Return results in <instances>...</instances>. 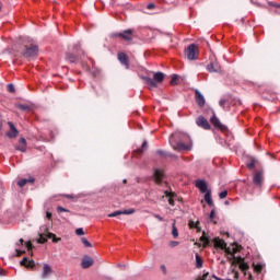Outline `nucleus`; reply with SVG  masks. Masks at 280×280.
<instances>
[{
	"label": "nucleus",
	"instance_id": "obj_27",
	"mask_svg": "<svg viewBox=\"0 0 280 280\" xmlns=\"http://www.w3.org/2000/svg\"><path fill=\"white\" fill-rule=\"evenodd\" d=\"M229 102L226 101V98H221L219 102V105L221 106V108H223L224 110H229V107H226V104Z\"/></svg>",
	"mask_w": 280,
	"mask_h": 280
},
{
	"label": "nucleus",
	"instance_id": "obj_12",
	"mask_svg": "<svg viewBox=\"0 0 280 280\" xmlns=\"http://www.w3.org/2000/svg\"><path fill=\"white\" fill-rule=\"evenodd\" d=\"M51 272H54V270L51 269V266H49L48 264H44L43 271H42V279H47L49 275H51Z\"/></svg>",
	"mask_w": 280,
	"mask_h": 280
},
{
	"label": "nucleus",
	"instance_id": "obj_32",
	"mask_svg": "<svg viewBox=\"0 0 280 280\" xmlns=\"http://www.w3.org/2000/svg\"><path fill=\"white\" fill-rule=\"evenodd\" d=\"M248 268H249V266L246 262L242 261L240 264V269L242 270V272H246V270H248Z\"/></svg>",
	"mask_w": 280,
	"mask_h": 280
},
{
	"label": "nucleus",
	"instance_id": "obj_11",
	"mask_svg": "<svg viewBox=\"0 0 280 280\" xmlns=\"http://www.w3.org/2000/svg\"><path fill=\"white\" fill-rule=\"evenodd\" d=\"M135 213V209H129L125 211H115L108 214V218H117V215H132Z\"/></svg>",
	"mask_w": 280,
	"mask_h": 280
},
{
	"label": "nucleus",
	"instance_id": "obj_1",
	"mask_svg": "<svg viewBox=\"0 0 280 280\" xmlns=\"http://www.w3.org/2000/svg\"><path fill=\"white\" fill-rule=\"evenodd\" d=\"M170 143L176 152L191 150V138H189L187 133H183L180 131H176L171 136Z\"/></svg>",
	"mask_w": 280,
	"mask_h": 280
},
{
	"label": "nucleus",
	"instance_id": "obj_25",
	"mask_svg": "<svg viewBox=\"0 0 280 280\" xmlns=\"http://www.w3.org/2000/svg\"><path fill=\"white\" fill-rule=\"evenodd\" d=\"M166 194V198H168V205H171V207H174V192H167Z\"/></svg>",
	"mask_w": 280,
	"mask_h": 280
},
{
	"label": "nucleus",
	"instance_id": "obj_44",
	"mask_svg": "<svg viewBox=\"0 0 280 280\" xmlns=\"http://www.w3.org/2000/svg\"><path fill=\"white\" fill-rule=\"evenodd\" d=\"M154 218H156V220H159L160 222H163V217H161V214H153Z\"/></svg>",
	"mask_w": 280,
	"mask_h": 280
},
{
	"label": "nucleus",
	"instance_id": "obj_51",
	"mask_svg": "<svg viewBox=\"0 0 280 280\" xmlns=\"http://www.w3.org/2000/svg\"><path fill=\"white\" fill-rule=\"evenodd\" d=\"M48 220H51V212H47Z\"/></svg>",
	"mask_w": 280,
	"mask_h": 280
},
{
	"label": "nucleus",
	"instance_id": "obj_34",
	"mask_svg": "<svg viewBox=\"0 0 280 280\" xmlns=\"http://www.w3.org/2000/svg\"><path fill=\"white\" fill-rule=\"evenodd\" d=\"M226 196H229V191L223 190L219 194V198H221V200H224V198H226Z\"/></svg>",
	"mask_w": 280,
	"mask_h": 280
},
{
	"label": "nucleus",
	"instance_id": "obj_3",
	"mask_svg": "<svg viewBox=\"0 0 280 280\" xmlns=\"http://www.w3.org/2000/svg\"><path fill=\"white\" fill-rule=\"evenodd\" d=\"M185 56L188 60H196L198 58V46H196V44H190L185 49Z\"/></svg>",
	"mask_w": 280,
	"mask_h": 280
},
{
	"label": "nucleus",
	"instance_id": "obj_45",
	"mask_svg": "<svg viewBox=\"0 0 280 280\" xmlns=\"http://www.w3.org/2000/svg\"><path fill=\"white\" fill-rule=\"evenodd\" d=\"M145 145H148V142H143L142 143V148L138 150V152L141 154V152H143V148H145Z\"/></svg>",
	"mask_w": 280,
	"mask_h": 280
},
{
	"label": "nucleus",
	"instance_id": "obj_52",
	"mask_svg": "<svg viewBox=\"0 0 280 280\" xmlns=\"http://www.w3.org/2000/svg\"><path fill=\"white\" fill-rule=\"evenodd\" d=\"M66 198H73V196H71V195H66Z\"/></svg>",
	"mask_w": 280,
	"mask_h": 280
},
{
	"label": "nucleus",
	"instance_id": "obj_10",
	"mask_svg": "<svg viewBox=\"0 0 280 280\" xmlns=\"http://www.w3.org/2000/svg\"><path fill=\"white\" fill-rule=\"evenodd\" d=\"M211 124L214 126V128H218V130H226V126L222 125V122H220V119H218V117H215V115H213L210 118Z\"/></svg>",
	"mask_w": 280,
	"mask_h": 280
},
{
	"label": "nucleus",
	"instance_id": "obj_7",
	"mask_svg": "<svg viewBox=\"0 0 280 280\" xmlns=\"http://www.w3.org/2000/svg\"><path fill=\"white\" fill-rule=\"evenodd\" d=\"M253 183L256 187H262L264 185V173L257 172L254 175Z\"/></svg>",
	"mask_w": 280,
	"mask_h": 280
},
{
	"label": "nucleus",
	"instance_id": "obj_39",
	"mask_svg": "<svg viewBox=\"0 0 280 280\" xmlns=\"http://www.w3.org/2000/svg\"><path fill=\"white\" fill-rule=\"evenodd\" d=\"M209 218H210L211 222H213V220H215V210H211Z\"/></svg>",
	"mask_w": 280,
	"mask_h": 280
},
{
	"label": "nucleus",
	"instance_id": "obj_18",
	"mask_svg": "<svg viewBox=\"0 0 280 280\" xmlns=\"http://www.w3.org/2000/svg\"><path fill=\"white\" fill-rule=\"evenodd\" d=\"M81 266L82 268H91V266H93V258L91 257L83 258Z\"/></svg>",
	"mask_w": 280,
	"mask_h": 280
},
{
	"label": "nucleus",
	"instance_id": "obj_9",
	"mask_svg": "<svg viewBox=\"0 0 280 280\" xmlns=\"http://www.w3.org/2000/svg\"><path fill=\"white\" fill-rule=\"evenodd\" d=\"M163 177H164L163 171L155 168L153 173L154 183L156 185H161L163 183Z\"/></svg>",
	"mask_w": 280,
	"mask_h": 280
},
{
	"label": "nucleus",
	"instance_id": "obj_50",
	"mask_svg": "<svg viewBox=\"0 0 280 280\" xmlns=\"http://www.w3.org/2000/svg\"><path fill=\"white\" fill-rule=\"evenodd\" d=\"M23 243H24L23 238H20L18 246H23Z\"/></svg>",
	"mask_w": 280,
	"mask_h": 280
},
{
	"label": "nucleus",
	"instance_id": "obj_54",
	"mask_svg": "<svg viewBox=\"0 0 280 280\" xmlns=\"http://www.w3.org/2000/svg\"><path fill=\"white\" fill-rule=\"evenodd\" d=\"M74 49H78V45H77V46H74Z\"/></svg>",
	"mask_w": 280,
	"mask_h": 280
},
{
	"label": "nucleus",
	"instance_id": "obj_23",
	"mask_svg": "<svg viewBox=\"0 0 280 280\" xmlns=\"http://www.w3.org/2000/svg\"><path fill=\"white\" fill-rule=\"evenodd\" d=\"M196 268H202V265L205 264V260H202V257L198 254H196Z\"/></svg>",
	"mask_w": 280,
	"mask_h": 280
},
{
	"label": "nucleus",
	"instance_id": "obj_20",
	"mask_svg": "<svg viewBox=\"0 0 280 280\" xmlns=\"http://www.w3.org/2000/svg\"><path fill=\"white\" fill-rule=\"evenodd\" d=\"M153 80L156 81L158 83L163 82L165 80V74L163 72H156L153 75Z\"/></svg>",
	"mask_w": 280,
	"mask_h": 280
},
{
	"label": "nucleus",
	"instance_id": "obj_13",
	"mask_svg": "<svg viewBox=\"0 0 280 280\" xmlns=\"http://www.w3.org/2000/svg\"><path fill=\"white\" fill-rule=\"evenodd\" d=\"M195 100L198 106L202 107L206 104L205 96L199 91L195 92Z\"/></svg>",
	"mask_w": 280,
	"mask_h": 280
},
{
	"label": "nucleus",
	"instance_id": "obj_36",
	"mask_svg": "<svg viewBox=\"0 0 280 280\" xmlns=\"http://www.w3.org/2000/svg\"><path fill=\"white\" fill-rule=\"evenodd\" d=\"M18 108H20V110H30L28 105H25V104L18 105Z\"/></svg>",
	"mask_w": 280,
	"mask_h": 280
},
{
	"label": "nucleus",
	"instance_id": "obj_30",
	"mask_svg": "<svg viewBox=\"0 0 280 280\" xmlns=\"http://www.w3.org/2000/svg\"><path fill=\"white\" fill-rule=\"evenodd\" d=\"M147 82H148L149 86H152L153 89H156V86H158L156 83L158 82L154 79H148Z\"/></svg>",
	"mask_w": 280,
	"mask_h": 280
},
{
	"label": "nucleus",
	"instance_id": "obj_28",
	"mask_svg": "<svg viewBox=\"0 0 280 280\" xmlns=\"http://www.w3.org/2000/svg\"><path fill=\"white\" fill-rule=\"evenodd\" d=\"M172 86H176L178 84V74H173L171 79Z\"/></svg>",
	"mask_w": 280,
	"mask_h": 280
},
{
	"label": "nucleus",
	"instance_id": "obj_8",
	"mask_svg": "<svg viewBox=\"0 0 280 280\" xmlns=\"http://www.w3.org/2000/svg\"><path fill=\"white\" fill-rule=\"evenodd\" d=\"M8 126L10 128V131L7 132V137H9V139H14V138L19 137V130L16 129L14 124L9 121Z\"/></svg>",
	"mask_w": 280,
	"mask_h": 280
},
{
	"label": "nucleus",
	"instance_id": "obj_37",
	"mask_svg": "<svg viewBox=\"0 0 280 280\" xmlns=\"http://www.w3.org/2000/svg\"><path fill=\"white\" fill-rule=\"evenodd\" d=\"M75 235H84V229H82V228L77 229Z\"/></svg>",
	"mask_w": 280,
	"mask_h": 280
},
{
	"label": "nucleus",
	"instance_id": "obj_35",
	"mask_svg": "<svg viewBox=\"0 0 280 280\" xmlns=\"http://www.w3.org/2000/svg\"><path fill=\"white\" fill-rule=\"evenodd\" d=\"M156 154H159V156H174V155H172V154H167V153H165L164 151H162V150H159V151H156Z\"/></svg>",
	"mask_w": 280,
	"mask_h": 280
},
{
	"label": "nucleus",
	"instance_id": "obj_41",
	"mask_svg": "<svg viewBox=\"0 0 280 280\" xmlns=\"http://www.w3.org/2000/svg\"><path fill=\"white\" fill-rule=\"evenodd\" d=\"M8 91H9V93H14V84H9L8 85Z\"/></svg>",
	"mask_w": 280,
	"mask_h": 280
},
{
	"label": "nucleus",
	"instance_id": "obj_47",
	"mask_svg": "<svg viewBox=\"0 0 280 280\" xmlns=\"http://www.w3.org/2000/svg\"><path fill=\"white\" fill-rule=\"evenodd\" d=\"M147 8H148V10H154V3H149V4L147 5Z\"/></svg>",
	"mask_w": 280,
	"mask_h": 280
},
{
	"label": "nucleus",
	"instance_id": "obj_19",
	"mask_svg": "<svg viewBox=\"0 0 280 280\" xmlns=\"http://www.w3.org/2000/svg\"><path fill=\"white\" fill-rule=\"evenodd\" d=\"M34 182H35L34 177L23 178L18 182V185L19 187H25L27 183H34Z\"/></svg>",
	"mask_w": 280,
	"mask_h": 280
},
{
	"label": "nucleus",
	"instance_id": "obj_24",
	"mask_svg": "<svg viewBox=\"0 0 280 280\" xmlns=\"http://www.w3.org/2000/svg\"><path fill=\"white\" fill-rule=\"evenodd\" d=\"M47 237H48V240H51L54 242V244H58V242H60V240H61L60 237H56V234H54V233H48Z\"/></svg>",
	"mask_w": 280,
	"mask_h": 280
},
{
	"label": "nucleus",
	"instance_id": "obj_40",
	"mask_svg": "<svg viewBox=\"0 0 280 280\" xmlns=\"http://www.w3.org/2000/svg\"><path fill=\"white\" fill-rule=\"evenodd\" d=\"M189 228L190 229H197L198 228V223H196L194 221H189Z\"/></svg>",
	"mask_w": 280,
	"mask_h": 280
},
{
	"label": "nucleus",
	"instance_id": "obj_58",
	"mask_svg": "<svg viewBox=\"0 0 280 280\" xmlns=\"http://www.w3.org/2000/svg\"><path fill=\"white\" fill-rule=\"evenodd\" d=\"M0 130H1V125H0Z\"/></svg>",
	"mask_w": 280,
	"mask_h": 280
},
{
	"label": "nucleus",
	"instance_id": "obj_15",
	"mask_svg": "<svg viewBox=\"0 0 280 280\" xmlns=\"http://www.w3.org/2000/svg\"><path fill=\"white\" fill-rule=\"evenodd\" d=\"M207 69L210 73H218V71H220V65L214 61L209 63Z\"/></svg>",
	"mask_w": 280,
	"mask_h": 280
},
{
	"label": "nucleus",
	"instance_id": "obj_38",
	"mask_svg": "<svg viewBox=\"0 0 280 280\" xmlns=\"http://www.w3.org/2000/svg\"><path fill=\"white\" fill-rule=\"evenodd\" d=\"M178 241H171L170 242V246H171V248H176V246H178Z\"/></svg>",
	"mask_w": 280,
	"mask_h": 280
},
{
	"label": "nucleus",
	"instance_id": "obj_56",
	"mask_svg": "<svg viewBox=\"0 0 280 280\" xmlns=\"http://www.w3.org/2000/svg\"><path fill=\"white\" fill-rule=\"evenodd\" d=\"M124 183H126V179H124Z\"/></svg>",
	"mask_w": 280,
	"mask_h": 280
},
{
	"label": "nucleus",
	"instance_id": "obj_31",
	"mask_svg": "<svg viewBox=\"0 0 280 280\" xmlns=\"http://www.w3.org/2000/svg\"><path fill=\"white\" fill-rule=\"evenodd\" d=\"M82 244L85 246V248H91V242H89V240H86V237H82L81 238Z\"/></svg>",
	"mask_w": 280,
	"mask_h": 280
},
{
	"label": "nucleus",
	"instance_id": "obj_16",
	"mask_svg": "<svg viewBox=\"0 0 280 280\" xmlns=\"http://www.w3.org/2000/svg\"><path fill=\"white\" fill-rule=\"evenodd\" d=\"M16 150H20V152H25L27 150V140H25V138L20 139Z\"/></svg>",
	"mask_w": 280,
	"mask_h": 280
},
{
	"label": "nucleus",
	"instance_id": "obj_17",
	"mask_svg": "<svg viewBox=\"0 0 280 280\" xmlns=\"http://www.w3.org/2000/svg\"><path fill=\"white\" fill-rule=\"evenodd\" d=\"M214 246H215L217 248H222V249H224V248H226V242H224V240H222V238H220V237H217V238H214Z\"/></svg>",
	"mask_w": 280,
	"mask_h": 280
},
{
	"label": "nucleus",
	"instance_id": "obj_49",
	"mask_svg": "<svg viewBox=\"0 0 280 280\" xmlns=\"http://www.w3.org/2000/svg\"><path fill=\"white\" fill-rule=\"evenodd\" d=\"M40 244H45V242H47V238H44L43 236L39 240Z\"/></svg>",
	"mask_w": 280,
	"mask_h": 280
},
{
	"label": "nucleus",
	"instance_id": "obj_14",
	"mask_svg": "<svg viewBox=\"0 0 280 280\" xmlns=\"http://www.w3.org/2000/svg\"><path fill=\"white\" fill-rule=\"evenodd\" d=\"M118 60L126 67V69H129L130 65L128 63V55L125 52H119Z\"/></svg>",
	"mask_w": 280,
	"mask_h": 280
},
{
	"label": "nucleus",
	"instance_id": "obj_57",
	"mask_svg": "<svg viewBox=\"0 0 280 280\" xmlns=\"http://www.w3.org/2000/svg\"><path fill=\"white\" fill-rule=\"evenodd\" d=\"M0 275H3V273L0 271Z\"/></svg>",
	"mask_w": 280,
	"mask_h": 280
},
{
	"label": "nucleus",
	"instance_id": "obj_5",
	"mask_svg": "<svg viewBox=\"0 0 280 280\" xmlns=\"http://www.w3.org/2000/svg\"><path fill=\"white\" fill-rule=\"evenodd\" d=\"M197 126L199 128H202L203 130H211V125L209 124V120L205 118L203 116H199L196 120Z\"/></svg>",
	"mask_w": 280,
	"mask_h": 280
},
{
	"label": "nucleus",
	"instance_id": "obj_2",
	"mask_svg": "<svg viewBox=\"0 0 280 280\" xmlns=\"http://www.w3.org/2000/svg\"><path fill=\"white\" fill-rule=\"evenodd\" d=\"M113 36L122 38V40H125L126 43H132V40L135 39V31L129 28L122 31L121 33H115Z\"/></svg>",
	"mask_w": 280,
	"mask_h": 280
},
{
	"label": "nucleus",
	"instance_id": "obj_42",
	"mask_svg": "<svg viewBox=\"0 0 280 280\" xmlns=\"http://www.w3.org/2000/svg\"><path fill=\"white\" fill-rule=\"evenodd\" d=\"M262 269H264V267L261 265H256L255 266L256 272H261Z\"/></svg>",
	"mask_w": 280,
	"mask_h": 280
},
{
	"label": "nucleus",
	"instance_id": "obj_48",
	"mask_svg": "<svg viewBox=\"0 0 280 280\" xmlns=\"http://www.w3.org/2000/svg\"><path fill=\"white\" fill-rule=\"evenodd\" d=\"M247 167H248L249 170H253V167H255V162H252V163L247 164Z\"/></svg>",
	"mask_w": 280,
	"mask_h": 280
},
{
	"label": "nucleus",
	"instance_id": "obj_22",
	"mask_svg": "<svg viewBox=\"0 0 280 280\" xmlns=\"http://www.w3.org/2000/svg\"><path fill=\"white\" fill-rule=\"evenodd\" d=\"M21 266H25L26 268H34V260H28L27 258H23L21 261Z\"/></svg>",
	"mask_w": 280,
	"mask_h": 280
},
{
	"label": "nucleus",
	"instance_id": "obj_21",
	"mask_svg": "<svg viewBox=\"0 0 280 280\" xmlns=\"http://www.w3.org/2000/svg\"><path fill=\"white\" fill-rule=\"evenodd\" d=\"M205 201L209 207H213V199L211 198V190L206 191Z\"/></svg>",
	"mask_w": 280,
	"mask_h": 280
},
{
	"label": "nucleus",
	"instance_id": "obj_26",
	"mask_svg": "<svg viewBox=\"0 0 280 280\" xmlns=\"http://www.w3.org/2000/svg\"><path fill=\"white\" fill-rule=\"evenodd\" d=\"M66 60H69V62H75L77 57H75V55H73V54H71V52H68V54L66 55Z\"/></svg>",
	"mask_w": 280,
	"mask_h": 280
},
{
	"label": "nucleus",
	"instance_id": "obj_4",
	"mask_svg": "<svg viewBox=\"0 0 280 280\" xmlns=\"http://www.w3.org/2000/svg\"><path fill=\"white\" fill-rule=\"evenodd\" d=\"M23 56L24 58H36V56H38V46L31 45L25 49Z\"/></svg>",
	"mask_w": 280,
	"mask_h": 280
},
{
	"label": "nucleus",
	"instance_id": "obj_55",
	"mask_svg": "<svg viewBox=\"0 0 280 280\" xmlns=\"http://www.w3.org/2000/svg\"><path fill=\"white\" fill-rule=\"evenodd\" d=\"M229 236V232L225 233Z\"/></svg>",
	"mask_w": 280,
	"mask_h": 280
},
{
	"label": "nucleus",
	"instance_id": "obj_33",
	"mask_svg": "<svg viewBox=\"0 0 280 280\" xmlns=\"http://www.w3.org/2000/svg\"><path fill=\"white\" fill-rule=\"evenodd\" d=\"M57 211L58 213H69V210L63 208L62 206H58Z\"/></svg>",
	"mask_w": 280,
	"mask_h": 280
},
{
	"label": "nucleus",
	"instance_id": "obj_53",
	"mask_svg": "<svg viewBox=\"0 0 280 280\" xmlns=\"http://www.w3.org/2000/svg\"><path fill=\"white\" fill-rule=\"evenodd\" d=\"M162 269L165 270V266H162Z\"/></svg>",
	"mask_w": 280,
	"mask_h": 280
},
{
	"label": "nucleus",
	"instance_id": "obj_43",
	"mask_svg": "<svg viewBox=\"0 0 280 280\" xmlns=\"http://www.w3.org/2000/svg\"><path fill=\"white\" fill-rule=\"evenodd\" d=\"M16 256L21 257V255H23V253H25V250H21L19 248L15 249Z\"/></svg>",
	"mask_w": 280,
	"mask_h": 280
},
{
	"label": "nucleus",
	"instance_id": "obj_6",
	"mask_svg": "<svg viewBox=\"0 0 280 280\" xmlns=\"http://www.w3.org/2000/svg\"><path fill=\"white\" fill-rule=\"evenodd\" d=\"M195 185L201 194H207V191H209V185L205 179H197Z\"/></svg>",
	"mask_w": 280,
	"mask_h": 280
},
{
	"label": "nucleus",
	"instance_id": "obj_46",
	"mask_svg": "<svg viewBox=\"0 0 280 280\" xmlns=\"http://www.w3.org/2000/svg\"><path fill=\"white\" fill-rule=\"evenodd\" d=\"M26 248L27 250H32V242H26Z\"/></svg>",
	"mask_w": 280,
	"mask_h": 280
},
{
	"label": "nucleus",
	"instance_id": "obj_29",
	"mask_svg": "<svg viewBox=\"0 0 280 280\" xmlns=\"http://www.w3.org/2000/svg\"><path fill=\"white\" fill-rule=\"evenodd\" d=\"M172 235H173L174 240H176V237H178V229H176V223H173Z\"/></svg>",
	"mask_w": 280,
	"mask_h": 280
}]
</instances>
